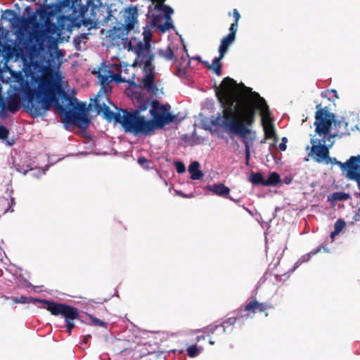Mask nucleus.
Masks as SVG:
<instances>
[{
  "label": "nucleus",
  "instance_id": "nucleus-1",
  "mask_svg": "<svg viewBox=\"0 0 360 360\" xmlns=\"http://www.w3.org/2000/svg\"><path fill=\"white\" fill-rule=\"evenodd\" d=\"M59 46H0V50L45 51V65L40 68L41 75L32 77L34 86L22 89L24 108L32 118L44 116L53 107L61 115L65 124L86 127L90 123L85 103L70 96L62 86V75L59 70L64 56Z\"/></svg>",
  "mask_w": 360,
  "mask_h": 360
},
{
  "label": "nucleus",
  "instance_id": "nucleus-2",
  "mask_svg": "<svg viewBox=\"0 0 360 360\" xmlns=\"http://www.w3.org/2000/svg\"><path fill=\"white\" fill-rule=\"evenodd\" d=\"M236 85V82L229 77L222 80L216 94L224 109L222 113H218L210 122L212 126L223 129L231 139L233 135H238L242 139L243 144L253 143L256 133L249 127L255 122L256 109L260 110L264 120L269 117V108L264 98L258 93L252 91L251 88L243 83L241 86L250 95L238 96L235 93Z\"/></svg>",
  "mask_w": 360,
  "mask_h": 360
},
{
  "label": "nucleus",
  "instance_id": "nucleus-3",
  "mask_svg": "<svg viewBox=\"0 0 360 360\" xmlns=\"http://www.w3.org/2000/svg\"><path fill=\"white\" fill-rule=\"evenodd\" d=\"M59 6L58 4L41 5L32 11L30 6H27L25 11L28 14L27 17L18 16L15 11L7 9L4 11L6 15L4 18L11 23L7 42L9 45H44V41L46 37L45 26L51 24V18L53 17Z\"/></svg>",
  "mask_w": 360,
  "mask_h": 360
},
{
  "label": "nucleus",
  "instance_id": "nucleus-4",
  "mask_svg": "<svg viewBox=\"0 0 360 360\" xmlns=\"http://www.w3.org/2000/svg\"><path fill=\"white\" fill-rule=\"evenodd\" d=\"M132 100L136 109L134 110V116L129 118V124L135 135H151L156 129H162L176 120V115L169 112V104H160L158 100L150 101L136 92Z\"/></svg>",
  "mask_w": 360,
  "mask_h": 360
},
{
  "label": "nucleus",
  "instance_id": "nucleus-5",
  "mask_svg": "<svg viewBox=\"0 0 360 360\" xmlns=\"http://www.w3.org/2000/svg\"><path fill=\"white\" fill-rule=\"evenodd\" d=\"M128 49L129 51L134 52L136 55L134 66L139 65L143 69L144 77L143 78V87L151 91L157 90L155 84V65L153 60L155 54L151 50V46H123Z\"/></svg>",
  "mask_w": 360,
  "mask_h": 360
},
{
  "label": "nucleus",
  "instance_id": "nucleus-6",
  "mask_svg": "<svg viewBox=\"0 0 360 360\" xmlns=\"http://www.w3.org/2000/svg\"><path fill=\"white\" fill-rule=\"evenodd\" d=\"M316 112L315 113V122L314 125L315 126V132L319 136H323V137H328V141H330L332 138L336 136L340 137L343 133H340L339 135L338 133L330 134L332 124L333 123L335 127H340L341 125H345L346 127L347 123L340 120H335V115L333 112H330L326 108H322L321 105L319 104L316 105Z\"/></svg>",
  "mask_w": 360,
  "mask_h": 360
},
{
  "label": "nucleus",
  "instance_id": "nucleus-7",
  "mask_svg": "<svg viewBox=\"0 0 360 360\" xmlns=\"http://www.w3.org/2000/svg\"><path fill=\"white\" fill-rule=\"evenodd\" d=\"M104 100H108L103 94H98L94 98V107L98 114H103V117L108 122L114 120L122 124L125 131L134 134V129L129 124V118L134 116V110L129 112L127 110H121L122 115L120 112H112L109 106L105 103Z\"/></svg>",
  "mask_w": 360,
  "mask_h": 360
},
{
  "label": "nucleus",
  "instance_id": "nucleus-8",
  "mask_svg": "<svg viewBox=\"0 0 360 360\" xmlns=\"http://www.w3.org/2000/svg\"><path fill=\"white\" fill-rule=\"evenodd\" d=\"M46 309L53 316H60L65 319L67 333L71 335L75 325L74 320L79 319V311L77 308L64 303L46 302Z\"/></svg>",
  "mask_w": 360,
  "mask_h": 360
},
{
  "label": "nucleus",
  "instance_id": "nucleus-9",
  "mask_svg": "<svg viewBox=\"0 0 360 360\" xmlns=\"http://www.w3.org/2000/svg\"><path fill=\"white\" fill-rule=\"evenodd\" d=\"M166 0H151L153 5L148 8V13L154 11L162 12L165 19L164 24H160L162 17L160 15H151L153 25L159 29L161 32H165L172 27L171 15L174 10L170 6L165 4Z\"/></svg>",
  "mask_w": 360,
  "mask_h": 360
},
{
  "label": "nucleus",
  "instance_id": "nucleus-10",
  "mask_svg": "<svg viewBox=\"0 0 360 360\" xmlns=\"http://www.w3.org/2000/svg\"><path fill=\"white\" fill-rule=\"evenodd\" d=\"M87 6H91V20H83V24L86 26L90 25V27L95 26L96 24H102L108 22L112 16V11L110 8L106 6L103 5L101 0H89Z\"/></svg>",
  "mask_w": 360,
  "mask_h": 360
},
{
  "label": "nucleus",
  "instance_id": "nucleus-11",
  "mask_svg": "<svg viewBox=\"0 0 360 360\" xmlns=\"http://www.w3.org/2000/svg\"><path fill=\"white\" fill-rule=\"evenodd\" d=\"M272 307L269 303L259 302L255 298L252 297L245 304L240 306L235 313L239 318L247 319L253 317L257 312H265Z\"/></svg>",
  "mask_w": 360,
  "mask_h": 360
},
{
  "label": "nucleus",
  "instance_id": "nucleus-12",
  "mask_svg": "<svg viewBox=\"0 0 360 360\" xmlns=\"http://www.w3.org/2000/svg\"><path fill=\"white\" fill-rule=\"evenodd\" d=\"M312 144L309 155L318 163L325 162L326 160H330L329 147L326 145V141L322 140V143L317 139H311L310 141Z\"/></svg>",
  "mask_w": 360,
  "mask_h": 360
},
{
  "label": "nucleus",
  "instance_id": "nucleus-13",
  "mask_svg": "<svg viewBox=\"0 0 360 360\" xmlns=\"http://www.w3.org/2000/svg\"><path fill=\"white\" fill-rule=\"evenodd\" d=\"M357 156H352L347 162H341L338 161L335 158H330V160L328 159L325 160L326 164H333L338 165L342 171H346L347 173V176L349 178H356L358 173H356V162H357Z\"/></svg>",
  "mask_w": 360,
  "mask_h": 360
},
{
  "label": "nucleus",
  "instance_id": "nucleus-14",
  "mask_svg": "<svg viewBox=\"0 0 360 360\" xmlns=\"http://www.w3.org/2000/svg\"><path fill=\"white\" fill-rule=\"evenodd\" d=\"M202 333L209 338L210 345H214L216 341L221 339L226 332L224 324L212 323L202 329Z\"/></svg>",
  "mask_w": 360,
  "mask_h": 360
},
{
  "label": "nucleus",
  "instance_id": "nucleus-15",
  "mask_svg": "<svg viewBox=\"0 0 360 360\" xmlns=\"http://www.w3.org/2000/svg\"><path fill=\"white\" fill-rule=\"evenodd\" d=\"M123 25L124 29L129 32L134 28L138 22V9L136 6H129L126 8L122 15Z\"/></svg>",
  "mask_w": 360,
  "mask_h": 360
},
{
  "label": "nucleus",
  "instance_id": "nucleus-16",
  "mask_svg": "<svg viewBox=\"0 0 360 360\" xmlns=\"http://www.w3.org/2000/svg\"><path fill=\"white\" fill-rule=\"evenodd\" d=\"M233 17L234 22L231 23L229 27V33L221 39L220 45H231L235 40L238 27V21L240 18V14L236 8L233 10Z\"/></svg>",
  "mask_w": 360,
  "mask_h": 360
},
{
  "label": "nucleus",
  "instance_id": "nucleus-17",
  "mask_svg": "<svg viewBox=\"0 0 360 360\" xmlns=\"http://www.w3.org/2000/svg\"><path fill=\"white\" fill-rule=\"evenodd\" d=\"M108 37L111 40V45H132L131 41H127L125 34L120 28L114 27L112 30H110Z\"/></svg>",
  "mask_w": 360,
  "mask_h": 360
},
{
  "label": "nucleus",
  "instance_id": "nucleus-18",
  "mask_svg": "<svg viewBox=\"0 0 360 360\" xmlns=\"http://www.w3.org/2000/svg\"><path fill=\"white\" fill-rule=\"evenodd\" d=\"M98 77L101 86V91L98 94H100L101 91L107 94L111 89L110 83L112 82L110 70L104 69L99 70Z\"/></svg>",
  "mask_w": 360,
  "mask_h": 360
},
{
  "label": "nucleus",
  "instance_id": "nucleus-19",
  "mask_svg": "<svg viewBox=\"0 0 360 360\" xmlns=\"http://www.w3.org/2000/svg\"><path fill=\"white\" fill-rule=\"evenodd\" d=\"M13 301L15 303H21V304H36V303H41L43 304L42 308L46 309V306L47 304L46 302H51L48 300H41L39 298H34L32 297H26V296H20V297H12Z\"/></svg>",
  "mask_w": 360,
  "mask_h": 360
},
{
  "label": "nucleus",
  "instance_id": "nucleus-20",
  "mask_svg": "<svg viewBox=\"0 0 360 360\" xmlns=\"http://www.w3.org/2000/svg\"><path fill=\"white\" fill-rule=\"evenodd\" d=\"M207 189L221 197H226L230 192L229 187L223 184L208 185Z\"/></svg>",
  "mask_w": 360,
  "mask_h": 360
},
{
  "label": "nucleus",
  "instance_id": "nucleus-21",
  "mask_svg": "<svg viewBox=\"0 0 360 360\" xmlns=\"http://www.w3.org/2000/svg\"><path fill=\"white\" fill-rule=\"evenodd\" d=\"M200 164L198 162H193L188 167V172L191 174V179L193 180H199L203 176V173L200 170Z\"/></svg>",
  "mask_w": 360,
  "mask_h": 360
},
{
  "label": "nucleus",
  "instance_id": "nucleus-22",
  "mask_svg": "<svg viewBox=\"0 0 360 360\" xmlns=\"http://www.w3.org/2000/svg\"><path fill=\"white\" fill-rule=\"evenodd\" d=\"M13 193V191L11 190L8 194V198H2L0 200V203L1 205H5L6 204L7 205V207L4 210V213L14 212L13 206L15 205V198L12 196Z\"/></svg>",
  "mask_w": 360,
  "mask_h": 360
},
{
  "label": "nucleus",
  "instance_id": "nucleus-23",
  "mask_svg": "<svg viewBox=\"0 0 360 360\" xmlns=\"http://www.w3.org/2000/svg\"><path fill=\"white\" fill-rule=\"evenodd\" d=\"M123 72L122 70H120V73H114L112 70H110L112 81H115L117 84L120 83H129L131 84V79H134V77H126L122 76V73Z\"/></svg>",
  "mask_w": 360,
  "mask_h": 360
},
{
  "label": "nucleus",
  "instance_id": "nucleus-24",
  "mask_svg": "<svg viewBox=\"0 0 360 360\" xmlns=\"http://www.w3.org/2000/svg\"><path fill=\"white\" fill-rule=\"evenodd\" d=\"M7 108L10 112L13 113H15L19 110L20 98L18 96L14 95L8 98Z\"/></svg>",
  "mask_w": 360,
  "mask_h": 360
},
{
  "label": "nucleus",
  "instance_id": "nucleus-25",
  "mask_svg": "<svg viewBox=\"0 0 360 360\" xmlns=\"http://www.w3.org/2000/svg\"><path fill=\"white\" fill-rule=\"evenodd\" d=\"M249 180L252 184L266 186V179H264L263 175L259 172L251 173Z\"/></svg>",
  "mask_w": 360,
  "mask_h": 360
},
{
  "label": "nucleus",
  "instance_id": "nucleus-26",
  "mask_svg": "<svg viewBox=\"0 0 360 360\" xmlns=\"http://www.w3.org/2000/svg\"><path fill=\"white\" fill-rule=\"evenodd\" d=\"M264 139L261 143H264L266 139L272 138L276 139V134L274 129V126L271 124L269 126L264 124Z\"/></svg>",
  "mask_w": 360,
  "mask_h": 360
},
{
  "label": "nucleus",
  "instance_id": "nucleus-27",
  "mask_svg": "<svg viewBox=\"0 0 360 360\" xmlns=\"http://www.w3.org/2000/svg\"><path fill=\"white\" fill-rule=\"evenodd\" d=\"M281 181L280 175L277 172H271L265 181L266 186H276Z\"/></svg>",
  "mask_w": 360,
  "mask_h": 360
},
{
  "label": "nucleus",
  "instance_id": "nucleus-28",
  "mask_svg": "<svg viewBox=\"0 0 360 360\" xmlns=\"http://www.w3.org/2000/svg\"><path fill=\"white\" fill-rule=\"evenodd\" d=\"M60 6H58L59 8L60 6L67 7L70 6L71 8L76 11L78 7L81 6L82 0H61Z\"/></svg>",
  "mask_w": 360,
  "mask_h": 360
},
{
  "label": "nucleus",
  "instance_id": "nucleus-29",
  "mask_svg": "<svg viewBox=\"0 0 360 360\" xmlns=\"http://www.w3.org/2000/svg\"><path fill=\"white\" fill-rule=\"evenodd\" d=\"M9 34V30H6L3 24L0 23V45H8L7 44L9 40L8 39V35Z\"/></svg>",
  "mask_w": 360,
  "mask_h": 360
},
{
  "label": "nucleus",
  "instance_id": "nucleus-30",
  "mask_svg": "<svg viewBox=\"0 0 360 360\" xmlns=\"http://www.w3.org/2000/svg\"><path fill=\"white\" fill-rule=\"evenodd\" d=\"M143 40H144V44L141 41H139L136 44V45H150V42L152 40V32L150 30L146 27L143 31Z\"/></svg>",
  "mask_w": 360,
  "mask_h": 360
},
{
  "label": "nucleus",
  "instance_id": "nucleus-31",
  "mask_svg": "<svg viewBox=\"0 0 360 360\" xmlns=\"http://www.w3.org/2000/svg\"><path fill=\"white\" fill-rule=\"evenodd\" d=\"M160 54L167 60H172L175 58L174 50L171 46H167L165 51L160 50Z\"/></svg>",
  "mask_w": 360,
  "mask_h": 360
},
{
  "label": "nucleus",
  "instance_id": "nucleus-32",
  "mask_svg": "<svg viewBox=\"0 0 360 360\" xmlns=\"http://www.w3.org/2000/svg\"><path fill=\"white\" fill-rule=\"evenodd\" d=\"M88 317L91 321L92 325H94L95 326L103 327V328H107L108 325V323L107 322H105V321L94 316L91 314H88Z\"/></svg>",
  "mask_w": 360,
  "mask_h": 360
},
{
  "label": "nucleus",
  "instance_id": "nucleus-33",
  "mask_svg": "<svg viewBox=\"0 0 360 360\" xmlns=\"http://www.w3.org/2000/svg\"><path fill=\"white\" fill-rule=\"evenodd\" d=\"M333 200L342 201L346 200L349 198V195L345 192H335L331 195Z\"/></svg>",
  "mask_w": 360,
  "mask_h": 360
},
{
  "label": "nucleus",
  "instance_id": "nucleus-34",
  "mask_svg": "<svg viewBox=\"0 0 360 360\" xmlns=\"http://www.w3.org/2000/svg\"><path fill=\"white\" fill-rule=\"evenodd\" d=\"M220 60L221 59L215 58L212 62V65L211 67V68L217 75H220L221 74V64L220 63Z\"/></svg>",
  "mask_w": 360,
  "mask_h": 360
},
{
  "label": "nucleus",
  "instance_id": "nucleus-35",
  "mask_svg": "<svg viewBox=\"0 0 360 360\" xmlns=\"http://www.w3.org/2000/svg\"><path fill=\"white\" fill-rule=\"evenodd\" d=\"M186 351H187V354L190 357H195L199 354V351H198V349L196 345H193L188 347L187 348Z\"/></svg>",
  "mask_w": 360,
  "mask_h": 360
},
{
  "label": "nucleus",
  "instance_id": "nucleus-36",
  "mask_svg": "<svg viewBox=\"0 0 360 360\" xmlns=\"http://www.w3.org/2000/svg\"><path fill=\"white\" fill-rule=\"evenodd\" d=\"M253 143H246L245 146V164L246 165H249V161L250 158V147Z\"/></svg>",
  "mask_w": 360,
  "mask_h": 360
},
{
  "label": "nucleus",
  "instance_id": "nucleus-37",
  "mask_svg": "<svg viewBox=\"0 0 360 360\" xmlns=\"http://www.w3.org/2000/svg\"><path fill=\"white\" fill-rule=\"evenodd\" d=\"M345 226V221L342 219H339L335 223V230L340 233Z\"/></svg>",
  "mask_w": 360,
  "mask_h": 360
},
{
  "label": "nucleus",
  "instance_id": "nucleus-38",
  "mask_svg": "<svg viewBox=\"0 0 360 360\" xmlns=\"http://www.w3.org/2000/svg\"><path fill=\"white\" fill-rule=\"evenodd\" d=\"M8 134H9L8 129L6 127L0 124V139L4 140V139H7L8 136Z\"/></svg>",
  "mask_w": 360,
  "mask_h": 360
},
{
  "label": "nucleus",
  "instance_id": "nucleus-39",
  "mask_svg": "<svg viewBox=\"0 0 360 360\" xmlns=\"http://www.w3.org/2000/svg\"><path fill=\"white\" fill-rule=\"evenodd\" d=\"M6 110V103L4 99L0 96V116H5Z\"/></svg>",
  "mask_w": 360,
  "mask_h": 360
},
{
  "label": "nucleus",
  "instance_id": "nucleus-40",
  "mask_svg": "<svg viewBox=\"0 0 360 360\" xmlns=\"http://www.w3.org/2000/svg\"><path fill=\"white\" fill-rule=\"evenodd\" d=\"M238 318H239L238 316H237V317H235V316L229 317L227 319H226L221 324H224L225 328H226V325L233 326L236 323Z\"/></svg>",
  "mask_w": 360,
  "mask_h": 360
},
{
  "label": "nucleus",
  "instance_id": "nucleus-41",
  "mask_svg": "<svg viewBox=\"0 0 360 360\" xmlns=\"http://www.w3.org/2000/svg\"><path fill=\"white\" fill-rule=\"evenodd\" d=\"M175 167H176V172L179 174L184 173L186 171L185 165L182 162H176L175 163Z\"/></svg>",
  "mask_w": 360,
  "mask_h": 360
},
{
  "label": "nucleus",
  "instance_id": "nucleus-42",
  "mask_svg": "<svg viewBox=\"0 0 360 360\" xmlns=\"http://www.w3.org/2000/svg\"><path fill=\"white\" fill-rule=\"evenodd\" d=\"M138 163L144 168H148V160L144 157H140L137 160Z\"/></svg>",
  "mask_w": 360,
  "mask_h": 360
},
{
  "label": "nucleus",
  "instance_id": "nucleus-43",
  "mask_svg": "<svg viewBox=\"0 0 360 360\" xmlns=\"http://www.w3.org/2000/svg\"><path fill=\"white\" fill-rule=\"evenodd\" d=\"M229 46H219V55L217 57L219 59H222L224 54L227 52Z\"/></svg>",
  "mask_w": 360,
  "mask_h": 360
},
{
  "label": "nucleus",
  "instance_id": "nucleus-44",
  "mask_svg": "<svg viewBox=\"0 0 360 360\" xmlns=\"http://www.w3.org/2000/svg\"><path fill=\"white\" fill-rule=\"evenodd\" d=\"M321 247H319V248H318L316 250L311 251V252H309L307 256H304V257H303L304 258L305 257H307V259H305V260L307 261V260H308V259H309V257H310L311 255H316V253H318L319 252H320V251H321Z\"/></svg>",
  "mask_w": 360,
  "mask_h": 360
},
{
  "label": "nucleus",
  "instance_id": "nucleus-45",
  "mask_svg": "<svg viewBox=\"0 0 360 360\" xmlns=\"http://www.w3.org/2000/svg\"><path fill=\"white\" fill-rule=\"evenodd\" d=\"M357 158H359L357 159V162H356V165H357L356 173H358L356 175V178L358 179V177H359V176H360V155H357Z\"/></svg>",
  "mask_w": 360,
  "mask_h": 360
},
{
  "label": "nucleus",
  "instance_id": "nucleus-46",
  "mask_svg": "<svg viewBox=\"0 0 360 360\" xmlns=\"http://www.w3.org/2000/svg\"><path fill=\"white\" fill-rule=\"evenodd\" d=\"M278 147H279V149L281 150H282V151H285L286 150V148H287V146H286V144L285 143H281L279 144Z\"/></svg>",
  "mask_w": 360,
  "mask_h": 360
},
{
  "label": "nucleus",
  "instance_id": "nucleus-47",
  "mask_svg": "<svg viewBox=\"0 0 360 360\" xmlns=\"http://www.w3.org/2000/svg\"><path fill=\"white\" fill-rule=\"evenodd\" d=\"M206 338H207V337L206 336L205 334L203 333V335H202L197 336L196 341L200 342L202 340H205Z\"/></svg>",
  "mask_w": 360,
  "mask_h": 360
},
{
  "label": "nucleus",
  "instance_id": "nucleus-48",
  "mask_svg": "<svg viewBox=\"0 0 360 360\" xmlns=\"http://www.w3.org/2000/svg\"><path fill=\"white\" fill-rule=\"evenodd\" d=\"M181 52H184L186 53V58H188L189 56L188 54V51H187V49H186V46H181Z\"/></svg>",
  "mask_w": 360,
  "mask_h": 360
},
{
  "label": "nucleus",
  "instance_id": "nucleus-49",
  "mask_svg": "<svg viewBox=\"0 0 360 360\" xmlns=\"http://www.w3.org/2000/svg\"><path fill=\"white\" fill-rule=\"evenodd\" d=\"M91 338V335H86L84 337V339H83V341L82 342L83 343H87L89 339H90Z\"/></svg>",
  "mask_w": 360,
  "mask_h": 360
},
{
  "label": "nucleus",
  "instance_id": "nucleus-50",
  "mask_svg": "<svg viewBox=\"0 0 360 360\" xmlns=\"http://www.w3.org/2000/svg\"><path fill=\"white\" fill-rule=\"evenodd\" d=\"M339 233H340V232H339V231H336V230H335V229H334V231H332V232H331V233H330V237H331L332 238H335V236H337V235H338Z\"/></svg>",
  "mask_w": 360,
  "mask_h": 360
},
{
  "label": "nucleus",
  "instance_id": "nucleus-51",
  "mask_svg": "<svg viewBox=\"0 0 360 360\" xmlns=\"http://www.w3.org/2000/svg\"><path fill=\"white\" fill-rule=\"evenodd\" d=\"M339 233H340V232H339V231H336V230H335V229H334V231H332V232H331V233H330V237H331L332 238H335V236H337V235H338Z\"/></svg>",
  "mask_w": 360,
  "mask_h": 360
},
{
  "label": "nucleus",
  "instance_id": "nucleus-52",
  "mask_svg": "<svg viewBox=\"0 0 360 360\" xmlns=\"http://www.w3.org/2000/svg\"><path fill=\"white\" fill-rule=\"evenodd\" d=\"M177 194L181 197L190 198L191 195H186L182 191H177Z\"/></svg>",
  "mask_w": 360,
  "mask_h": 360
},
{
  "label": "nucleus",
  "instance_id": "nucleus-53",
  "mask_svg": "<svg viewBox=\"0 0 360 360\" xmlns=\"http://www.w3.org/2000/svg\"><path fill=\"white\" fill-rule=\"evenodd\" d=\"M181 60H182V63H181V65H183V63L184 62H186V65H189V61H186V59L184 58V56H181Z\"/></svg>",
  "mask_w": 360,
  "mask_h": 360
},
{
  "label": "nucleus",
  "instance_id": "nucleus-54",
  "mask_svg": "<svg viewBox=\"0 0 360 360\" xmlns=\"http://www.w3.org/2000/svg\"><path fill=\"white\" fill-rule=\"evenodd\" d=\"M120 70H122L123 72L127 73L128 67H127V65H124V67H121Z\"/></svg>",
  "mask_w": 360,
  "mask_h": 360
},
{
  "label": "nucleus",
  "instance_id": "nucleus-55",
  "mask_svg": "<svg viewBox=\"0 0 360 360\" xmlns=\"http://www.w3.org/2000/svg\"><path fill=\"white\" fill-rule=\"evenodd\" d=\"M287 141H288L287 138L286 137H283L282 139L281 143H285L286 144Z\"/></svg>",
  "mask_w": 360,
  "mask_h": 360
},
{
  "label": "nucleus",
  "instance_id": "nucleus-56",
  "mask_svg": "<svg viewBox=\"0 0 360 360\" xmlns=\"http://www.w3.org/2000/svg\"><path fill=\"white\" fill-rule=\"evenodd\" d=\"M331 92H333V94H335V96L336 98H338V96H337V91H336V90L333 89V90H331Z\"/></svg>",
  "mask_w": 360,
  "mask_h": 360
},
{
  "label": "nucleus",
  "instance_id": "nucleus-57",
  "mask_svg": "<svg viewBox=\"0 0 360 360\" xmlns=\"http://www.w3.org/2000/svg\"><path fill=\"white\" fill-rule=\"evenodd\" d=\"M14 6H15L18 10H19V9H20V6H19V4H15L14 5Z\"/></svg>",
  "mask_w": 360,
  "mask_h": 360
},
{
  "label": "nucleus",
  "instance_id": "nucleus-58",
  "mask_svg": "<svg viewBox=\"0 0 360 360\" xmlns=\"http://www.w3.org/2000/svg\"><path fill=\"white\" fill-rule=\"evenodd\" d=\"M76 47H77V51H81V50H82V49H80V48H81V46H76Z\"/></svg>",
  "mask_w": 360,
  "mask_h": 360
},
{
  "label": "nucleus",
  "instance_id": "nucleus-59",
  "mask_svg": "<svg viewBox=\"0 0 360 360\" xmlns=\"http://www.w3.org/2000/svg\"><path fill=\"white\" fill-rule=\"evenodd\" d=\"M49 45L55 46V45H58V44L56 43H52V44H50Z\"/></svg>",
  "mask_w": 360,
  "mask_h": 360
},
{
  "label": "nucleus",
  "instance_id": "nucleus-60",
  "mask_svg": "<svg viewBox=\"0 0 360 360\" xmlns=\"http://www.w3.org/2000/svg\"><path fill=\"white\" fill-rule=\"evenodd\" d=\"M79 26H80V25H79V24H77V27H79Z\"/></svg>",
  "mask_w": 360,
  "mask_h": 360
}]
</instances>
